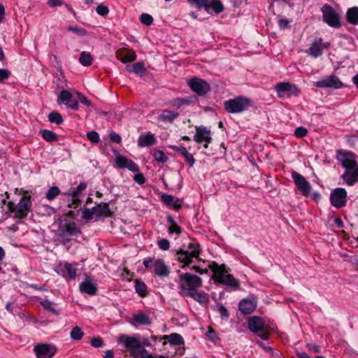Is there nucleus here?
<instances>
[{
  "label": "nucleus",
  "instance_id": "obj_16",
  "mask_svg": "<svg viewBox=\"0 0 358 358\" xmlns=\"http://www.w3.org/2000/svg\"><path fill=\"white\" fill-rule=\"evenodd\" d=\"M329 46V43H323L322 39L319 38L311 44L307 52L316 58L322 54L324 49H328Z\"/></svg>",
  "mask_w": 358,
  "mask_h": 358
},
{
  "label": "nucleus",
  "instance_id": "obj_9",
  "mask_svg": "<svg viewBox=\"0 0 358 358\" xmlns=\"http://www.w3.org/2000/svg\"><path fill=\"white\" fill-rule=\"evenodd\" d=\"M336 159L345 169L352 168V166L357 165L355 160L356 155L350 151L343 150H338L336 153Z\"/></svg>",
  "mask_w": 358,
  "mask_h": 358
},
{
  "label": "nucleus",
  "instance_id": "obj_54",
  "mask_svg": "<svg viewBox=\"0 0 358 358\" xmlns=\"http://www.w3.org/2000/svg\"><path fill=\"white\" fill-rule=\"evenodd\" d=\"M158 246L162 250H167L170 248L169 241L166 238H162L158 241Z\"/></svg>",
  "mask_w": 358,
  "mask_h": 358
},
{
  "label": "nucleus",
  "instance_id": "obj_34",
  "mask_svg": "<svg viewBox=\"0 0 358 358\" xmlns=\"http://www.w3.org/2000/svg\"><path fill=\"white\" fill-rule=\"evenodd\" d=\"M167 222L170 224L168 229L169 234H176L177 235H180L182 233L181 227L178 225L171 215L167 217Z\"/></svg>",
  "mask_w": 358,
  "mask_h": 358
},
{
  "label": "nucleus",
  "instance_id": "obj_32",
  "mask_svg": "<svg viewBox=\"0 0 358 358\" xmlns=\"http://www.w3.org/2000/svg\"><path fill=\"white\" fill-rule=\"evenodd\" d=\"M346 19L349 23L353 25L358 24V7L348 8L346 13Z\"/></svg>",
  "mask_w": 358,
  "mask_h": 358
},
{
  "label": "nucleus",
  "instance_id": "obj_40",
  "mask_svg": "<svg viewBox=\"0 0 358 358\" xmlns=\"http://www.w3.org/2000/svg\"><path fill=\"white\" fill-rule=\"evenodd\" d=\"M60 194V189L57 186L51 187L46 192V199L49 201H52L58 195Z\"/></svg>",
  "mask_w": 358,
  "mask_h": 358
},
{
  "label": "nucleus",
  "instance_id": "obj_27",
  "mask_svg": "<svg viewBox=\"0 0 358 358\" xmlns=\"http://www.w3.org/2000/svg\"><path fill=\"white\" fill-rule=\"evenodd\" d=\"M248 327L252 332H259L263 330L264 322L260 317L253 316L248 320Z\"/></svg>",
  "mask_w": 358,
  "mask_h": 358
},
{
  "label": "nucleus",
  "instance_id": "obj_52",
  "mask_svg": "<svg viewBox=\"0 0 358 358\" xmlns=\"http://www.w3.org/2000/svg\"><path fill=\"white\" fill-rule=\"evenodd\" d=\"M68 29L80 36H85L87 34V31L84 29L78 27H69Z\"/></svg>",
  "mask_w": 358,
  "mask_h": 358
},
{
  "label": "nucleus",
  "instance_id": "obj_49",
  "mask_svg": "<svg viewBox=\"0 0 358 358\" xmlns=\"http://www.w3.org/2000/svg\"><path fill=\"white\" fill-rule=\"evenodd\" d=\"M87 138L92 143H97L100 141L99 135L95 131H89L87 134Z\"/></svg>",
  "mask_w": 358,
  "mask_h": 358
},
{
  "label": "nucleus",
  "instance_id": "obj_50",
  "mask_svg": "<svg viewBox=\"0 0 358 358\" xmlns=\"http://www.w3.org/2000/svg\"><path fill=\"white\" fill-rule=\"evenodd\" d=\"M190 101L188 99H176L171 101V105L180 108L183 105H188Z\"/></svg>",
  "mask_w": 358,
  "mask_h": 358
},
{
  "label": "nucleus",
  "instance_id": "obj_39",
  "mask_svg": "<svg viewBox=\"0 0 358 358\" xmlns=\"http://www.w3.org/2000/svg\"><path fill=\"white\" fill-rule=\"evenodd\" d=\"M187 251L192 257L198 258L201 252V248L197 243H190Z\"/></svg>",
  "mask_w": 358,
  "mask_h": 358
},
{
  "label": "nucleus",
  "instance_id": "obj_61",
  "mask_svg": "<svg viewBox=\"0 0 358 358\" xmlns=\"http://www.w3.org/2000/svg\"><path fill=\"white\" fill-rule=\"evenodd\" d=\"M109 137L111 141L115 143H120L122 141L121 136L118 134H116L115 132L110 133Z\"/></svg>",
  "mask_w": 358,
  "mask_h": 358
},
{
  "label": "nucleus",
  "instance_id": "obj_21",
  "mask_svg": "<svg viewBox=\"0 0 358 358\" xmlns=\"http://www.w3.org/2000/svg\"><path fill=\"white\" fill-rule=\"evenodd\" d=\"M342 178L349 186H352L358 182V165L345 169V171L342 175Z\"/></svg>",
  "mask_w": 358,
  "mask_h": 358
},
{
  "label": "nucleus",
  "instance_id": "obj_56",
  "mask_svg": "<svg viewBox=\"0 0 358 358\" xmlns=\"http://www.w3.org/2000/svg\"><path fill=\"white\" fill-rule=\"evenodd\" d=\"M96 12L99 15L105 16L109 13V9L107 6L103 5H99L96 7Z\"/></svg>",
  "mask_w": 358,
  "mask_h": 358
},
{
  "label": "nucleus",
  "instance_id": "obj_19",
  "mask_svg": "<svg viewBox=\"0 0 358 358\" xmlns=\"http://www.w3.org/2000/svg\"><path fill=\"white\" fill-rule=\"evenodd\" d=\"M81 233V230L73 222H66L61 227L59 236L66 238L67 235L76 236Z\"/></svg>",
  "mask_w": 358,
  "mask_h": 358
},
{
  "label": "nucleus",
  "instance_id": "obj_28",
  "mask_svg": "<svg viewBox=\"0 0 358 358\" xmlns=\"http://www.w3.org/2000/svg\"><path fill=\"white\" fill-rule=\"evenodd\" d=\"M162 201L169 207L172 208L173 209L178 210L181 208V202L180 201L170 194H164L162 196Z\"/></svg>",
  "mask_w": 358,
  "mask_h": 358
},
{
  "label": "nucleus",
  "instance_id": "obj_10",
  "mask_svg": "<svg viewBox=\"0 0 358 358\" xmlns=\"http://www.w3.org/2000/svg\"><path fill=\"white\" fill-rule=\"evenodd\" d=\"M59 104H64L68 108L77 110L78 109V101L73 98V94L66 90H63L57 99Z\"/></svg>",
  "mask_w": 358,
  "mask_h": 358
},
{
  "label": "nucleus",
  "instance_id": "obj_18",
  "mask_svg": "<svg viewBox=\"0 0 358 358\" xmlns=\"http://www.w3.org/2000/svg\"><path fill=\"white\" fill-rule=\"evenodd\" d=\"M152 271L160 278L167 277L170 273L169 267L166 265L165 262L161 259H154Z\"/></svg>",
  "mask_w": 358,
  "mask_h": 358
},
{
  "label": "nucleus",
  "instance_id": "obj_15",
  "mask_svg": "<svg viewBox=\"0 0 358 358\" xmlns=\"http://www.w3.org/2000/svg\"><path fill=\"white\" fill-rule=\"evenodd\" d=\"M115 163L120 169H127L132 172L139 171L138 166L132 160L120 155L117 151L115 153Z\"/></svg>",
  "mask_w": 358,
  "mask_h": 358
},
{
  "label": "nucleus",
  "instance_id": "obj_25",
  "mask_svg": "<svg viewBox=\"0 0 358 358\" xmlns=\"http://www.w3.org/2000/svg\"><path fill=\"white\" fill-rule=\"evenodd\" d=\"M170 148L173 150L177 152L181 156H182L185 160L189 164L190 167H192L194 164L195 159L193 155L189 153L187 150L182 146L178 147L176 145H171Z\"/></svg>",
  "mask_w": 358,
  "mask_h": 358
},
{
  "label": "nucleus",
  "instance_id": "obj_53",
  "mask_svg": "<svg viewBox=\"0 0 358 358\" xmlns=\"http://www.w3.org/2000/svg\"><path fill=\"white\" fill-rule=\"evenodd\" d=\"M308 130L303 127H299L294 131V135L298 138H302L307 135Z\"/></svg>",
  "mask_w": 358,
  "mask_h": 358
},
{
  "label": "nucleus",
  "instance_id": "obj_41",
  "mask_svg": "<svg viewBox=\"0 0 358 358\" xmlns=\"http://www.w3.org/2000/svg\"><path fill=\"white\" fill-rule=\"evenodd\" d=\"M187 1L192 5H196L198 8H204L207 11L210 8V3L208 0H187Z\"/></svg>",
  "mask_w": 358,
  "mask_h": 358
},
{
  "label": "nucleus",
  "instance_id": "obj_6",
  "mask_svg": "<svg viewBox=\"0 0 358 358\" xmlns=\"http://www.w3.org/2000/svg\"><path fill=\"white\" fill-rule=\"evenodd\" d=\"M322 18L329 26L338 28L341 27L340 17L334 8L328 4H324L322 8Z\"/></svg>",
  "mask_w": 358,
  "mask_h": 358
},
{
  "label": "nucleus",
  "instance_id": "obj_33",
  "mask_svg": "<svg viewBox=\"0 0 358 358\" xmlns=\"http://www.w3.org/2000/svg\"><path fill=\"white\" fill-rule=\"evenodd\" d=\"M126 69L128 71L134 72L137 75H142V73L146 71L145 65L143 62H137L131 66L127 65L126 66Z\"/></svg>",
  "mask_w": 358,
  "mask_h": 358
},
{
  "label": "nucleus",
  "instance_id": "obj_63",
  "mask_svg": "<svg viewBox=\"0 0 358 358\" xmlns=\"http://www.w3.org/2000/svg\"><path fill=\"white\" fill-rule=\"evenodd\" d=\"M48 4L50 7L59 6L63 4L62 0H48Z\"/></svg>",
  "mask_w": 358,
  "mask_h": 358
},
{
  "label": "nucleus",
  "instance_id": "obj_30",
  "mask_svg": "<svg viewBox=\"0 0 358 358\" xmlns=\"http://www.w3.org/2000/svg\"><path fill=\"white\" fill-rule=\"evenodd\" d=\"M178 116V113H176L169 110H164L162 113L157 117V119L158 120L163 122L172 123Z\"/></svg>",
  "mask_w": 358,
  "mask_h": 358
},
{
  "label": "nucleus",
  "instance_id": "obj_22",
  "mask_svg": "<svg viewBox=\"0 0 358 358\" xmlns=\"http://www.w3.org/2000/svg\"><path fill=\"white\" fill-rule=\"evenodd\" d=\"M133 325H145L148 326L151 324L152 319L148 313L143 312L142 310L138 311L136 313L132 315Z\"/></svg>",
  "mask_w": 358,
  "mask_h": 358
},
{
  "label": "nucleus",
  "instance_id": "obj_12",
  "mask_svg": "<svg viewBox=\"0 0 358 358\" xmlns=\"http://www.w3.org/2000/svg\"><path fill=\"white\" fill-rule=\"evenodd\" d=\"M190 89L199 96L206 94L210 90L209 84L203 79L193 78L188 81Z\"/></svg>",
  "mask_w": 358,
  "mask_h": 358
},
{
  "label": "nucleus",
  "instance_id": "obj_48",
  "mask_svg": "<svg viewBox=\"0 0 358 358\" xmlns=\"http://www.w3.org/2000/svg\"><path fill=\"white\" fill-rule=\"evenodd\" d=\"M136 59V55L134 51H131L126 54L124 56L122 57L121 59V62L124 64L131 62L135 61Z\"/></svg>",
  "mask_w": 358,
  "mask_h": 358
},
{
  "label": "nucleus",
  "instance_id": "obj_51",
  "mask_svg": "<svg viewBox=\"0 0 358 358\" xmlns=\"http://www.w3.org/2000/svg\"><path fill=\"white\" fill-rule=\"evenodd\" d=\"M94 213L93 211V208H84L82 213V217L85 220H92L93 218Z\"/></svg>",
  "mask_w": 358,
  "mask_h": 358
},
{
  "label": "nucleus",
  "instance_id": "obj_43",
  "mask_svg": "<svg viewBox=\"0 0 358 358\" xmlns=\"http://www.w3.org/2000/svg\"><path fill=\"white\" fill-rule=\"evenodd\" d=\"M41 134L43 138L48 142H52L57 140L56 134L52 131L45 129L41 131Z\"/></svg>",
  "mask_w": 358,
  "mask_h": 358
},
{
  "label": "nucleus",
  "instance_id": "obj_59",
  "mask_svg": "<svg viewBox=\"0 0 358 358\" xmlns=\"http://www.w3.org/2000/svg\"><path fill=\"white\" fill-rule=\"evenodd\" d=\"M78 97L79 101L84 104L85 106L89 107L92 105L91 102L81 93H76Z\"/></svg>",
  "mask_w": 358,
  "mask_h": 358
},
{
  "label": "nucleus",
  "instance_id": "obj_46",
  "mask_svg": "<svg viewBox=\"0 0 358 358\" xmlns=\"http://www.w3.org/2000/svg\"><path fill=\"white\" fill-rule=\"evenodd\" d=\"M155 159L158 162L164 163L168 160V157L165 155L163 151L157 150L153 152Z\"/></svg>",
  "mask_w": 358,
  "mask_h": 358
},
{
  "label": "nucleus",
  "instance_id": "obj_14",
  "mask_svg": "<svg viewBox=\"0 0 358 358\" xmlns=\"http://www.w3.org/2000/svg\"><path fill=\"white\" fill-rule=\"evenodd\" d=\"M34 350L37 358H52L56 353L54 345L44 343L36 345Z\"/></svg>",
  "mask_w": 358,
  "mask_h": 358
},
{
  "label": "nucleus",
  "instance_id": "obj_38",
  "mask_svg": "<svg viewBox=\"0 0 358 358\" xmlns=\"http://www.w3.org/2000/svg\"><path fill=\"white\" fill-rule=\"evenodd\" d=\"M135 289L138 295L141 297H145L147 295V286L146 285L138 280L135 282Z\"/></svg>",
  "mask_w": 358,
  "mask_h": 358
},
{
  "label": "nucleus",
  "instance_id": "obj_8",
  "mask_svg": "<svg viewBox=\"0 0 358 358\" xmlns=\"http://www.w3.org/2000/svg\"><path fill=\"white\" fill-rule=\"evenodd\" d=\"M313 85L321 88L339 89L343 86V84L335 75H330L314 82Z\"/></svg>",
  "mask_w": 358,
  "mask_h": 358
},
{
  "label": "nucleus",
  "instance_id": "obj_42",
  "mask_svg": "<svg viewBox=\"0 0 358 358\" xmlns=\"http://www.w3.org/2000/svg\"><path fill=\"white\" fill-rule=\"evenodd\" d=\"M83 336V331L78 326L74 327L70 333V337L73 340H80Z\"/></svg>",
  "mask_w": 358,
  "mask_h": 358
},
{
  "label": "nucleus",
  "instance_id": "obj_24",
  "mask_svg": "<svg viewBox=\"0 0 358 358\" xmlns=\"http://www.w3.org/2000/svg\"><path fill=\"white\" fill-rule=\"evenodd\" d=\"M256 301L252 299H243L240 301L238 305L239 310L245 314H250L256 308Z\"/></svg>",
  "mask_w": 358,
  "mask_h": 358
},
{
  "label": "nucleus",
  "instance_id": "obj_55",
  "mask_svg": "<svg viewBox=\"0 0 358 358\" xmlns=\"http://www.w3.org/2000/svg\"><path fill=\"white\" fill-rule=\"evenodd\" d=\"M41 305L45 310H48L51 312L55 311V304L48 300H44V301H41Z\"/></svg>",
  "mask_w": 358,
  "mask_h": 358
},
{
  "label": "nucleus",
  "instance_id": "obj_44",
  "mask_svg": "<svg viewBox=\"0 0 358 358\" xmlns=\"http://www.w3.org/2000/svg\"><path fill=\"white\" fill-rule=\"evenodd\" d=\"M210 8H212L217 14L224 10V6L220 0H212L210 3Z\"/></svg>",
  "mask_w": 358,
  "mask_h": 358
},
{
  "label": "nucleus",
  "instance_id": "obj_60",
  "mask_svg": "<svg viewBox=\"0 0 358 358\" xmlns=\"http://www.w3.org/2000/svg\"><path fill=\"white\" fill-rule=\"evenodd\" d=\"M90 343L94 348H99L103 345V342L101 338H94L91 340Z\"/></svg>",
  "mask_w": 358,
  "mask_h": 358
},
{
  "label": "nucleus",
  "instance_id": "obj_4",
  "mask_svg": "<svg viewBox=\"0 0 358 358\" xmlns=\"http://www.w3.org/2000/svg\"><path fill=\"white\" fill-rule=\"evenodd\" d=\"M250 100L243 96H237L224 102V107L229 113H238L245 110L250 106Z\"/></svg>",
  "mask_w": 358,
  "mask_h": 358
},
{
  "label": "nucleus",
  "instance_id": "obj_5",
  "mask_svg": "<svg viewBox=\"0 0 358 358\" xmlns=\"http://www.w3.org/2000/svg\"><path fill=\"white\" fill-rule=\"evenodd\" d=\"M277 95L279 98H289L292 96H298L301 90L294 84L289 82L279 83L275 86Z\"/></svg>",
  "mask_w": 358,
  "mask_h": 358
},
{
  "label": "nucleus",
  "instance_id": "obj_47",
  "mask_svg": "<svg viewBox=\"0 0 358 358\" xmlns=\"http://www.w3.org/2000/svg\"><path fill=\"white\" fill-rule=\"evenodd\" d=\"M140 21L142 24L150 26L153 22V17L148 13H143L140 17Z\"/></svg>",
  "mask_w": 358,
  "mask_h": 358
},
{
  "label": "nucleus",
  "instance_id": "obj_64",
  "mask_svg": "<svg viewBox=\"0 0 358 358\" xmlns=\"http://www.w3.org/2000/svg\"><path fill=\"white\" fill-rule=\"evenodd\" d=\"M206 336L208 338L212 341H214L216 338V335L215 331L210 327L206 333Z\"/></svg>",
  "mask_w": 358,
  "mask_h": 358
},
{
  "label": "nucleus",
  "instance_id": "obj_58",
  "mask_svg": "<svg viewBox=\"0 0 358 358\" xmlns=\"http://www.w3.org/2000/svg\"><path fill=\"white\" fill-rule=\"evenodd\" d=\"M134 180L139 185H143L145 182V178L143 174L141 173L134 175Z\"/></svg>",
  "mask_w": 358,
  "mask_h": 358
},
{
  "label": "nucleus",
  "instance_id": "obj_37",
  "mask_svg": "<svg viewBox=\"0 0 358 358\" xmlns=\"http://www.w3.org/2000/svg\"><path fill=\"white\" fill-rule=\"evenodd\" d=\"M93 57L90 52H82L79 58L80 63L85 66H88L92 64Z\"/></svg>",
  "mask_w": 358,
  "mask_h": 358
},
{
  "label": "nucleus",
  "instance_id": "obj_11",
  "mask_svg": "<svg viewBox=\"0 0 358 358\" xmlns=\"http://www.w3.org/2000/svg\"><path fill=\"white\" fill-rule=\"evenodd\" d=\"M292 178L295 185L301 191L303 196H308L311 190V186L309 182L301 174L296 171H292Z\"/></svg>",
  "mask_w": 358,
  "mask_h": 358
},
{
  "label": "nucleus",
  "instance_id": "obj_23",
  "mask_svg": "<svg viewBox=\"0 0 358 358\" xmlns=\"http://www.w3.org/2000/svg\"><path fill=\"white\" fill-rule=\"evenodd\" d=\"M79 288L82 293H85L90 296H94L97 292V288L94 285L92 279L87 275L85 280L80 284Z\"/></svg>",
  "mask_w": 358,
  "mask_h": 358
},
{
  "label": "nucleus",
  "instance_id": "obj_26",
  "mask_svg": "<svg viewBox=\"0 0 358 358\" xmlns=\"http://www.w3.org/2000/svg\"><path fill=\"white\" fill-rule=\"evenodd\" d=\"M93 211L95 216L97 217H111L112 212L109 208V205L107 203H100L97 206L93 207Z\"/></svg>",
  "mask_w": 358,
  "mask_h": 358
},
{
  "label": "nucleus",
  "instance_id": "obj_2",
  "mask_svg": "<svg viewBox=\"0 0 358 358\" xmlns=\"http://www.w3.org/2000/svg\"><path fill=\"white\" fill-rule=\"evenodd\" d=\"M203 283L202 279L191 273H180L178 275V287L180 294L184 296H187L201 287Z\"/></svg>",
  "mask_w": 358,
  "mask_h": 358
},
{
  "label": "nucleus",
  "instance_id": "obj_1",
  "mask_svg": "<svg viewBox=\"0 0 358 358\" xmlns=\"http://www.w3.org/2000/svg\"><path fill=\"white\" fill-rule=\"evenodd\" d=\"M209 268L213 272V279L215 282L226 285L234 289H239L240 285L238 280L229 273V271L224 264L219 265L214 262L209 265Z\"/></svg>",
  "mask_w": 358,
  "mask_h": 358
},
{
  "label": "nucleus",
  "instance_id": "obj_17",
  "mask_svg": "<svg viewBox=\"0 0 358 358\" xmlns=\"http://www.w3.org/2000/svg\"><path fill=\"white\" fill-rule=\"evenodd\" d=\"M57 272L66 278L74 279L76 269L69 263H60L57 267Z\"/></svg>",
  "mask_w": 358,
  "mask_h": 358
},
{
  "label": "nucleus",
  "instance_id": "obj_20",
  "mask_svg": "<svg viewBox=\"0 0 358 358\" xmlns=\"http://www.w3.org/2000/svg\"><path fill=\"white\" fill-rule=\"evenodd\" d=\"M87 185L85 182H80L79 185L73 190H69L67 193L64 194L66 196H71L73 198L72 202L68 205L69 208H77L80 203L78 198V195L86 189Z\"/></svg>",
  "mask_w": 358,
  "mask_h": 358
},
{
  "label": "nucleus",
  "instance_id": "obj_3",
  "mask_svg": "<svg viewBox=\"0 0 358 358\" xmlns=\"http://www.w3.org/2000/svg\"><path fill=\"white\" fill-rule=\"evenodd\" d=\"M31 196L24 195L17 205L12 201L8 203V212H15L16 217L25 218L31 211Z\"/></svg>",
  "mask_w": 358,
  "mask_h": 358
},
{
  "label": "nucleus",
  "instance_id": "obj_7",
  "mask_svg": "<svg viewBox=\"0 0 358 358\" xmlns=\"http://www.w3.org/2000/svg\"><path fill=\"white\" fill-rule=\"evenodd\" d=\"M330 201L333 206L341 208L347 203V192L344 188L338 187L333 189L330 194Z\"/></svg>",
  "mask_w": 358,
  "mask_h": 358
},
{
  "label": "nucleus",
  "instance_id": "obj_62",
  "mask_svg": "<svg viewBox=\"0 0 358 358\" xmlns=\"http://www.w3.org/2000/svg\"><path fill=\"white\" fill-rule=\"evenodd\" d=\"M218 311L222 317L227 318L229 317V312L225 307L222 305L218 307Z\"/></svg>",
  "mask_w": 358,
  "mask_h": 358
},
{
  "label": "nucleus",
  "instance_id": "obj_13",
  "mask_svg": "<svg viewBox=\"0 0 358 358\" xmlns=\"http://www.w3.org/2000/svg\"><path fill=\"white\" fill-rule=\"evenodd\" d=\"M194 140L198 143H205L204 148H207L208 144L212 141L210 131L204 126L196 127Z\"/></svg>",
  "mask_w": 358,
  "mask_h": 358
},
{
  "label": "nucleus",
  "instance_id": "obj_29",
  "mask_svg": "<svg viewBox=\"0 0 358 358\" xmlns=\"http://www.w3.org/2000/svg\"><path fill=\"white\" fill-rule=\"evenodd\" d=\"M156 143L155 135L148 133L145 135H141L138 139V145L140 147H147Z\"/></svg>",
  "mask_w": 358,
  "mask_h": 358
},
{
  "label": "nucleus",
  "instance_id": "obj_45",
  "mask_svg": "<svg viewBox=\"0 0 358 358\" xmlns=\"http://www.w3.org/2000/svg\"><path fill=\"white\" fill-rule=\"evenodd\" d=\"M48 120L50 122L56 123L57 124H60L63 122V118L62 115L57 112H52L48 115Z\"/></svg>",
  "mask_w": 358,
  "mask_h": 358
},
{
  "label": "nucleus",
  "instance_id": "obj_57",
  "mask_svg": "<svg viewBox=\"0 0 358 358\" xmlns=\"http://www.w3.org/2000/svg\"><path fill=\"white\" fill-rule=\"evenodd\" d=\"M10 75V72L6 69H0V83L8 79Z\"/></svg>",
  "mask_w": 358,
  "mask_h": 358
},
{
  "label": "nucleus",
  "instance_id": "obj_35",
  "mask_svg": "<svg viewBox=\"0 0 358 358\" xmlns=\"http://www.w3.org/2000/svg\"><path fill=\"white\" fill-rule=\"evenodd\" d=\"M193 257L189 254V251H185L180 250L177 252V259L180 262H183L185 264H188L192 262Z\"/></svg>",
  "mask_w": 358,
  "mask_h": 358
},
{
  "label": "nucleus",
  "instance_id": "obj_31",
  "mask_svg": "<svg viewBox=\"0 0 358 358\" xmlns=\"http://www.w3.org/2000/svg\"><path fill=\"white\" fill-rule=\"evenodd\" d=\"M187 296L193 299L201 304H206L209 301L208 294L203 291H198V289L193 292L192 293H190V294Z\"/></svg>",
  "mask_w": 358,
  "mask_h": 358
},
{
  "label": "nucleus",
  "instance_id": "obj_36",
  "mask_svg": "<svg viewBox=\"0 0 358 358\" xmlns=\"http://www.w3.org/2000/svg\"><path fill=\"white\" fill-rule=\"evenodd\" d=\"M165 337L168 339L169 343L171 345H180L184 343L183 338L178 334L173 333L169 336H166Z\"/></svg>",
  "mask_w": 358,
  "mask_h": 358
}]
</instances>
